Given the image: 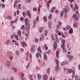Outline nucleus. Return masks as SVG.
<instances>
[{
    "mask_svg": "<svg viewBox=\"0 0 80 80\" xmlns=\"http://www.w3.org/2000/svg\"><path fill=\"white\" fill-rule=\"evenodd\" d=\"M63 11L65 13L64 15V18H67V13L68 12H69L70 10V9L69 8H68V7L67 6H65V8H63Z\"/></svg>",
    "mask_w": 80,
    "mask_h": 80,
    "instance_id": "obj_1",
    "label": "nucleus"
},
{
    "mask_svg": "<svg viewBox=\"0 0 80 80\" xmlns=\"http://www.w3.org/2000/svg\"><path fill=\"white\" fill-rule=\"evenodd\" d=\"M66 70H68V74H70V73H71L72 72V78H73L75 77V70H73L72 71V69H66Z\"/></svg>",
    "mask_w": 80,
    "mask_h": 80,
    "instance_id": "obj_2",
    "label": "nucleus"
},
{
    "mask_svg": "<svg viewBox=\"0 0 80 80\" xmlns=\"http://www.w3.org/2000/svg\"><path fill=\"white\" fill-rule=\"evenodd\" d=\"M56 62L57 66L55 67L56 69L55 70L56 72H58V71H59L60 70V68H59V61L58 59L56 60Z\"/></svg>",
    "mask_w": 80,
    "mask_h": 80,
    "instance_id": "obj_3",
    "label": "nucleus"
},
{
    "mask_svg": "<svg viewBox=\"0 0 80 80\" xmlns=\"http://www.w3.org/2000/svg\"><path fill=\"white\" fill-rule=\"evenodd\" d=\"M57 43H59V40L58 39L56 40V41H55L53 44V49L54 50H55L57 48Z\"/></svg>",
    "mask_w": 80,
    "mask_h": 80,
    "instance_id": "obj_4",
    "label": "nucleus"
},
{
    "mask_svg": "<svg viewBox=\"0 0 80 80\" xmlns=\"http://www.w3.org/2000/svg\"><path fill=\"white\" fill-rule=\"evenodd\" d=\"M26 27V32L28 33H30V23H28V24L27 25Z\"/></svg>",
    "mask_w": 80,
    "mask_h": 80,
    "instance_id": "obj_5",
    "label": "nucleus"
},
{
    "mask_svg": "<svg viewBox=\"0 0 80 80\" xmlns=\"http://www.w3.org/2000/svg\"><path fill=\"white\" fill-rule=\"evenodd\" d=\"M62 24V23L61 21H59L58 23V25L56 26V28L58 30H60V26Z\"/></svg>",
    "mask_w": 80,
    "mask_h": 80,
    "instance_id": "obj_6",
    "label": "nucleus"
},
{
    "mask_svg": "<svg viewBox=\"0 0 80 80\" xmlns=\"http://www.w3.org/2000/svg\"><path fill=\"white\" fill-rule=\"evenodd\" d=\"M21 45H22V47H24V48H25V45L26 46V47H27V44H26V42H25V41H23V42H21Z\"/></svg>",
    "mask_w": 80,
    "mask_h": 80,
    "instance_id": "obj_7",
    "label": "nucleus"
},
{
    "mask_svg": "<svg viewBox=\"0 0 80 80\" xmlns=\"http://www.w3.org/2000/svg\"><path fill=\"white\" fill-rule=\"evenodd\" d=\"M62 44L61 45V46L62 48H63V47L65 46V40L64 39L62 40Z\"/></svg>",
    "mask_w": 80,
    "mask_h": 80,
    "instance_id": "obj_8",
    "label": "nucleus"
},
{
    "mask_svg": "<svg viewBox=\"0 0 80 80\" xmlns=\"http://www.w3.org/2000/svg\"><path fill=\"white\" fill-rule=\"evenodd\" d=\"M68 62L67 61H64L62 62L61 65H68Z\"/></svg>",
    "mask_w": 80,
    "mask_h": 80,
    "instance_id": "obj_9",
    "label": "nucleus"
},
{
    "mask_svg": "<svg viewBox=\"0 0 80 80\" xmlns=\"http://www.w3.org/2000/svg\"><path fill=\"white\" fill-rule=\"evenodd\" d=\"M10 62L9 61H8L6 62V66L8 67H9L10 66Z\"/></svg>",
    "mask_w": 80,
    "mask_h": 80,
    "instance_id": "obj_10",
    "label": "nucleus"
},
{
    "mask_svg": "<svg viewBox=\"0 0 80 80\" xmlns=\"http://www.w3.org/2000/svg\"><path fill=\"white\" fill-rule=\"evenodd\" d=\"M39 56L40 58H42V55H41V54L39 53L38 52H37L36 54V57L38 58Z\"/></svg>",
    "mask_w": 80,
    "mask_h": 80,
    "instance_id": "obj_11",
    "label": "nucleus"
},
{
    "mask_svg": "<svg viewBox=\"0 0 80 80\" xmlns=\"http://www.w3.org/2000/svg\"><path fill=\"white\" fill-rule=\"evenodd\" d=\"M28 19L27 18H26L25 19V27H27V25L28 24Z\"/></svg>",
    "mask_w": 80,
    "mask_h": 80,
    "instance_id": "obj_12",
    "label": "nucleus"
},
{
    "mask_svg": "<svg viewBox=\"0 0 80 80\" xmlns=\"http://www.w3.org/2000/svg\"><path fill=\"white\" fill-rule=\"evenodd\" d=\"M27 14L28 15V16L29 17V18H31V14H30V11L29 10L27 11Z\"/></svg>",
    "mask_w": 80,
    "mask_h": 80,
    "instance_id": "obj_13",
    "label": "nucleus"
},
{
    "mask_svg": "<svg viewBox=\"0 0 80 80\" xmlns=\"http://www.w3.org/2000/svg\"><path fill=\"white\" fill-rule=\"evenodd\" d=\"M52 23L50 21H49L48 23V27L49 28H52V27H51Z\"/></svg>",
    "mask_w": 80,
    "mask_h": 80,
    "instance_id": "obj_14",
    "label": "nucleus"
},
{
    "mask_svg": "<svg viewBox=\"0 0 80 80\" xmlns=\"http://www.w3.org/2000/svg\"><path fill=\"white\" fill-rule=\"evenodd\" d=\"M55 8H56V7H53L52 8V9H51L50 10V12H51V13H53L54 12V10H55Z\"/></svg>",
    "mask_w": 80,
    "mask_h": 80,
    "instance_id": "obj_15",
    "label": "nucleus"
},
{
    "mask_svg": "<svg viewBox=\"0 0 80 80\" xmlns=\"http://www.w3.org/2000/svg\"><path fill=\"white\" fill-rule=\"evenodd\" d=\"M44 78L43 80H48V75L47 74H45L44 76Z\"/></svg>",
    "mask_w": 80,
    "mask_h": 80,
    "instance_id": "obj_16",
    "label": "nucleus"
},
{
    "mask_svg": "<svg viewBox=\"0 0 80 80\" xmlns=\"http://www.w3.org/2000/svg\"><path fill=\"white\" fill-rule=\"evenodd\" d=\"M69 33L70 34H72L73 33V29L72 28H71L70 29L69 31Z\"/></svg>",
    "mask_w": 80,
    "mask_h": 80,
    "instance_id": "obj_17",
    "label": "nucleus"
},
{
    "mask_svg": "<svg viewBox=\"0 0 80 80\" xmlns=\"http://www.w3.org/2000/svg\"><path fill=\"white\" fill-rule=\"evenodd\" d=\"M62 48V49L63 52L64 53H67V49L66 48H65V46L63 47V48Z\"/></svg>",
    "mask_w": 80,
    "mask_h": 80,
    "instance_id": "obj_18",
    "label": "nucleus"
},
{
    "mask_svg": "<svg viewBox=\"0 0 80 80\" xmlns=\"http://www.w3.org/2000/svg\"><path fill=\"white\" fill-rule=\"evenodd\" d=\"M30 51L31 52L34 53V52H35V49L33 48H31L30 49Z\"/></svg>",
    "mask_w": 80,
    "mask_h": 80,
    "instance_id": "obj_19",
    "label": "nucleus"
},
{
    "mask_svg": "<svg viewBox=\"0 0 80 80\" xmlns=\"http://www.w3.org/2000/svg\"><path fill=\"white\" fill-rule=\"evenodd\" d=\"M44 56V59L45 60H47V55H46V54L44 53L43 54Z\"/></svg>",
    "mask_w": 80,
    "mask_h": 80,
    "instance_id": "obj_20",
    "label": "nucleus"
},
{
    "mask_svg": "<svg viewBox=\"0 0 80 80\" xmlns=\"http://www.w3.org/2000/svg\"><path fill=\"white\" fill-rule=\"evenodd\" d=\"M37 77H38V80H40V79L41 78L42 76L39 74H37Z\"/></svg>",
    "mask_w": 80,
    "mask_h": 80,
    "instance_id": "obj_21",
    "label": "nucleus"
},
{
    "mask_svg": "<svg viewBox=\"0 0 80 80\" xmlns=\"http://www.w3.org/2000/svg\"><path fill=\"white\" fill-rule=\"evenodd\" d=\"M45 32L44 33V35L45 37H46L47 35V33H48V31L47 30H46L45 31Z\"/></svg>",
    "mask_w": 80,
    "mask_h": 80,
    "instance_id": "obj_22",
    "label": "nucleus"
},
{
    "mask_svg": "<svg viewBox=\"0 0 80 80\" xmlns=\"http://www.w3.org/2000/svg\"><path fill=\"white\" fill-rule=\"evenodd\" d=\"M38 51V52H40V53H42V51L41 50V48H40V47H39L37 49Z\"/></svg>",
    "mask_w": 80,
    "mask_h": 80,
    "instance_id": "obj_23",
    "label": "nucleus"
},
{
    "mask_svg": "<svg viewBox=\"0 0 80 80\" xmlns=\"http://www.w3.org/2000/svg\"><path fill=\"white\" fill-rule=\"evenodd\" d=\"M43 20L44 22H47V17H44L43 18Z\"/></svg>",
    "mask_w": 80,
    "mask_h": 80,
    "instance_id": "obj_24",
    "label": "nucleus"
},
{
    "mask_svg": "<svg viewBox=\"0 0 80 80\" xmlns=\"http://www.w3.org/2000/svg\"><path fill=\"white\" fill-rule=\"evenodd\" d=\"M68 58L70 60H72V59H73V56H72L71 55H68Z\"/></svg>",
    "mask_w": 80,
    "mask_h": 80,
    "instance_id": "obj_25",
    "label": "nucleus"
},
{
    "mask_svg": "<svg viewBox=\"0 0 80 80\" xmlns=\"http://www.w3.org/2000/svg\"><path fill=\"white\" fill-rule=\"evenodd\" d=\"M50 68H48L47 70V72L48 75H50Z\"/></svg>",
    "mask_w": 80,
    "mask_h": 80,
    "instance_id": "obj_26",
    "label": "nucleus"
},
{
    "mask_svg": "<svg viewBox=\"0 0 80 80\" xmlns=\"http://www.w3.org/2000/svg\"><path fill=\"white\" fill-rule=\"evenodd\" d=\"M52 14H51L48 17V18L49 20H51L52 19Z\"/></svg>",
    "mask_w": 80,
    "mask_h": 80,
    "instance_id": "obj_27",
    "label": "nucleus"
},
{
    "mask_svg": "<svg viewBox=\"0 0 80 80\" xmlns=\"http://www.w3.org/2000/svg\"><path fill=\"white\" fill-rule=\"evenodd\" d=\"M18 35H19V37H21V31H19L18 32Z\"/></svg>",
    "mask_w": 80,
    "mask_h": 80,
    "instance_id": "obj_28",
    "label": "nucleus"
},
{
    "mask_svg": "<svg viewBox=\"0 0 80 80\" xmlns=\"http://www.w3.org/2000/svg\"><path fill=\"white\" fill-rule=\"evenodd\" d=\"M54 37L55 38H56L55 40H58V36L57 35V34H55L54 35Z\"/></svg>",
    "mask_w": 80,
    "mask_h": 80,
    "instance_id": "obj_29",
    "label": "nucleus"
},
{
    "mask_svg": "<svg viewBox=\"0 0 80 80\" xmlns=\"http://www.w3.org/2000/svg\"><path fill=\"white\" fill-rule=\"evenodd\" d=\"M63 16V12L61 11L60 12V17H62Z\"/></svg>",
    "mask_w": 80,
    "mask_h": 80,
    "instance_id": "obj_30",
    "label": "nucleus"
},
{
    "mask_svg": "<svg viewBox=\"0 0 80 80\" xmlns=\"http://www.w3.org/2000/svg\"><path fill=\"white\" fill-rule=\"evenodd\" d=\"M58 53H59V51H57L56 55L57 58H58Z\"/></svg>",
    "mask_w": 80,
    "mask_h": 80,
    "instance_id": "obj_31",
    "label": "nucleus"
},
{
    "mask_svg": "<svg viewBox=\"0 0 80 80\" xmlns=\"http://www.w3.org/2000/svg\"><path fill=\"white\" fill-rule=\"evenodd\" d=\"M73 27L74 28H77V24H76V23H74L73 24Z\"/></svg>",
    "mask_w": 80,
    "mask_h": 80,
    "instance_id": "obj_32",
    "label": "nucleus"
},
{
    "mask_svg": "<svg viewBox=\"0 0 80 80\" xmlns=\"http://www.w3.org/2000/svg\"><path fill=\"white\" fill-rule=\"evenodd\" d=\"M34 42L35 43H38V39H37V38H35Z\"/></svg>",
    "mask_w": 80,
    "mask_h": 80,
    "instance_id": "obj_33",
    "label": "nucleus"
},
{
    "mask_svg": "<svg viewBox=\"0 0 80 80\" xmlns=\"http://www.w3.org/2000/svg\"><path fill=\"white\" fill-rule=\"evenodd\" d=\"M36 22H38L39 20V17L38 16H37L36 19Z\"/></svg>",
    "mask_w": 80,
    "mask_h": 80,
    "instance_id": "obj_34",
    "label": "nucleus"
},
{
    "mask_svg": "<svg viewBox=\"0 0 80 80\" xmlns=\"http://www.w3.org/2000/svg\"><path fill=\"white\" fill-rule=\"evenodd\" d=\"M20 50L21 53H22L23 52V51L24 50V49L22 48H20Z\"/></svg>",
    "mask_w": 80,
    "mask_h": 80,
    "instance_id": "obj_35",
    "label": "nucleus"
},
{
    "mask_svg": "<svg viewBox=\"0 0 80 80\" xmlns=\"http://www.w3.org/2000/svg\"><path fill=\"white\" fill-rule=\"evenodd\" d=\"M20 3V1H18L17 0H16L15 2H14V3Z\"/></svg>",
    "mask_w": 80,
    "mask_h": 80,
    "instance_id": "obj_36",
    "label": "nucleus"
},
{
    "mask_svg": "<svg viewBox=\"0 0 80 80\" xmlns=\"http://www.w3.org/2000/svg\"><path fill=\"white\" fill-rule=\"evenodd\" d=\"M18 20V19H16V20H15V21H12V22H11V23H13H13H16V22H17Z\"/></svg>",
    "mask_w": 80,
    "mask_h": 80,
    "instance_id": "obj_37",
    "label": "nucleus"
},
{
    "mask_svg": "<svg viewBox=\"0 0 80 80\" xmlns=\"http://www.w3.org/2000/svg\"><path fill=\"white\" fill-rule=\"evenodd\" d=\"M28 77L29 78H30V79H32V75H29Z\"/></svg>",
    "mask_w": 80,
    "mask_h": 80,
    "instance_id": "obj_38",
    "label": "nucleus"
},
{
    "mask_svg": "<svg viewBox=\"0 0 80 80\" xmlns=\"http://www.w3.org/2000/svg\"><path fill=\"white\" fill-rule=\"evenodd\" d=\"M17 6H18V4H17L14 3V8H15Z\"/></svg>",
    "mask_w": 80,
    "mask_h": 80,
    "instance_id": "obj_39",
    "label": "nucleus"
},
{
    "mask_svg": "<svg viewBox=\"0 0 80 80\" xmlns=\"http://www.w3.org/2000/svg\"><path fill=\"white\" fill-rule=\"evenodd\" d=\"M36 69L37 70H40V68L38 66H37L36 68Z\"/></svg>",
    "mask_w": 80,
    "mask_h": 80,
    "instance_id": "obj_40",
    "label": "nucleus"
},
{
    "mask_svg": "<svg viewBox=\"0 0 80 80\" xmlns=\"http://www.w3.org/2000/svg\"><path fill=\"white\" fill-rule=\"evenodd\" d=\"M12 69H13V70H14V71L16 72H17V69H16V68H12Z\"/></svg>",
    "mask_w": 80,
    "mask_h": 80,
    "instance_id": "obj_41",
    "label": "nucleus"
},
{
    "mask_svg": "<svg viewBox=\"0 0 80 80\" xmlns=\"http://www.w3.org/2000/svg\"><path fill=\"white\" fill-rule=\"evenodd\" d=\"M66 29L68 30H69V29H70V26L68 25L66 27Z\"/></svg>",
    "mask_w": 80,
    "mask_h": 80,
    "instance_id": "obj_42",
    "label": "nucleus"
},
{
    "mask_svg": "<svg viewBox=\"0 0 80 80\" xmlns=\"http://www.w3.org/2000/svg\"><path fill=\"white\" fill-rule=\"evenodd\" d=\"M73 18H75L77 17H78L77 16V15L76 14H74L73 15Z\"/></svg>",
    "mask_w": 80,
    "mask_h": 80,
    "instance_id": "obj_43",
    "label": "nucleus"
},
{
    "mask_svg": "<svg viewBox=\"0 0 80 80\" xmlns=\"http://www.w3.org/2000/svg\"><path fill=\"white\" fill-rule=\"evenodd\" d=\"M47 53L48 54H50V53H51V50H48V51L47 52Z\"/></svg>",
    "mask_w": 80,
    "mask_h": 80,
    "instance_id": "obj_44",
    "label": "nucleus"
},
{
    "mask_svg": "<svg viewBox=\"0 0 80 80\" xmlns=\"http://www.w3.org/2000/svg\"><path fill=\"white\" fill-rule=\"evenodd\" d=\"M16 54L17 55H19V53H20V51H16Z\"/></svg>",
    "mask_w": 80,
    "mask_h": 80,
    "instance_id": "obj_45",
    "label": "nucleus"
},
{
    "mask_svg": "<svg viewBox=\"0 0 80 80\" xmlns=\"http://www.w3.org/2000/svg\"><path fill=\"white\" fill-rule=\"evenodd\" d=\"M14 37H15V36L14 35H13L11 36L10 38L11 39H13V38Z\"/></svg>",
    "mask_w": 80,
    "mask_h": 80,
    "instance_id": "obj_46",
    "label": "nucleus"
},
{
    "mask_svg": "<svg viewBox=\"0 0 80 80\" xmlns=\"http://www.w3.org/2000/svg\"><path fill=\"white\" fill-rule=\"evenodd\" d=\"M37 10V9L36 8H33V10L34 11V12H36V11Z\"/></svg>",
    "mask_w": 80,
    "mask_h": 80,
    "instance_id": "obj_47",
    "label": "nucleus"
},
{
    "mask_svg": "<svg viewBox=\"0 0 80 80\" xmlns=\"http://www.w3.org/2000/svg\"><path fill=\"white\" fill-rule=\"evenodd\" d=\"M51 37L52 38V40H53V41H54L55 40L54 39H53V34H51Z\"/></svg>",
    "mask_w": 80,
    "mask_h": 80,
    "instance_id": "obj_48",
    "label": "nucleus"
},
{
    "mask_svg": "<svg viewBox=\"0 0 80 80\" xmlns=\"http://www.w3.org/2000/svg\"><path fill=\"white\" fill-rule=\"evenodd\" d=\"M25 27V26L24 25H22L21 28V30H22L23 28H24V27Z\"/></svg>",
    "mask_w": 80,
    "mask_h": 80,
    "instance_id": "obj_49",
    "label": "nucleus"
},
{
    "mask_svg": "<svg viewBox=\"0 0 80 80\" xmlns=\"http://www.w3.org/2000/svg\"><path fill=\"white\" fill-rule=\"evenodd\" d=\"M78 20H79V19L78 18V17H76L75 18V20H76V21H78Z\"/></svg>",
    "mask_w": 80,
    "mask_h": 80,
    "instance_id": "obj_50",
    "label": "nucleus"
},
{
    "mask_svg": "<svg viewBox=\"0 0 80 80\" xmlns=\"http://www.w3.org/2000/svg\"><path fill=\"white\" fill-rule=\"evenodd\" d=\"M29 54H30V53H29V52H27V53H26V55H27L26 57H28V56H29Z\"/></svg>",
    "mask_w": 80,
    "mask_h": 80,
    "instance_id": "obj_51",
    "label": "nucleus"
},
{
    "mask_svg": "<svg viewBox=\"0 0 80 80\" xmlns=\"http://www.w3.org/2000/svg\"><path fill=\"white\" fill-rule=\"evenodd\" d=\"M10 40H7L6 41V43L7 44H8V43H10Z\"/></svg>",
    "mask_w": 80,
    "mask_h": 80,
    "instance_id": "obj_52",
    "label": "nucleus"
},
{
    "mask_svg": "<svg viewBox=\"0 0 80 80\" xmlns=\"http://www.w3.org/2000/svg\"><path fill=\"white\" fill-rule=\"evenodd\" d=\"M20 20H21V21H23V20H24V18H23V17H22L20 18Z\"/></svg>",
    "mask_w": 80,
    "mask_h": 80,
    "instance_id": "obj_53",
    "label": "nucleus"
},
{
    "mask_svg": "<svg viewBox=\"0 0 80 80\" xmlns=\"http://www.w3.org/2000/svg\"><path fill=\"white\" fill-rule=\"evenodd\" d=\"M70 7L72 8H73V5L72 4H71Z\"/></svg>",
    "mask_w": 80,
    "mask_h": 80,
    "instance_id": "obj_54",
    "label": "nucleus"
},
{
    "mask_svg": "<svg viewBox=\"0 0 80 80\" xmlns=\"http://www.w3.org/2000/svg\"><path fill=\"white\" fill-rule=\"evenodd\" d=\"M69 2H71L70 3H72V2H74L75 1V0H70L69 1H68Z\"/></svg>",
    "mask_w": 80,
    "mask_h": 80,
    "instance_id": "obj_55",
    "label": "nucleus"
},
{
    "mask_svg": "<svg viewBox=\"0 0 80 80\" xmlns=\"http://www.w3.org/2000/svg\"><path fill=\"white\" fill-rule=\"evenodd\" d=\"M76 80H80V79L79 78H78L77 76H76Z\"/></svg>",
    "mask_w": 80,
    "mask_h": 80,
    "instance_id": "obj_56",
    "label": "nucleus"
},
{
    "mask_svg": "<svg viewBox=\"0 0 80 80\" xmlns=\"http://www.w3.org/2000/svg\"><path fill=\"white\" fill-rule=\"evenodd\" d=\"M19 13H20V11L19 10H18L17 11V14L18 15V14H19Z\"/></svg>",
    "mask_w": 80,
    "mask_h": 80,
    "instance_id": "obj_57",
    "label": "nucleus"
},
{
    "mask_svg": "<svg viewBox=\"0 0 80 80\" xmlns=\"http://www.w3.org/2000/svg\"><path fill=\"white\" fill-rule=\"evenodd\" d=\"M33 22L34 24H36L37 23V22H36V21H35V20H34L33 21Z\"/></svg>",
    "mask_w": 80,
    "mask_h": 80,
    "instance_id": "obj_58",
    "label": "nucleus"
},
{
    "mask_svg": "<svg viewBox=\"0 0 80 80\" xmlns=\"http://www.w3.org/2000/svg\"><path fill=\"white\" fill-rule=\"evenodd\" d=\"M49 3V2H47V7H48H48H49V3Z\"/></svg>",
    "mask_w": 80,
    "mask_h": 80,
    "instance_id": "obj_59",
    "label": "nucleus"
},
{
    "mask_svg": "<svg viewBox=\"0 0 80 80\" xmlns=\"http://www.w3.org/2000/svg\"><path fill=\"white\" fill-rule=\"evenodd\" d=\"M8 19L10 20H12V17H11L10 16L8 17Z\"/></svg>",
    "mask_w": 80,
    "mask_h": 80,
    "instance_id": "obj_60",
    "label": "nucleus"
},
{
    "mask_svg": "<svg viewBox=\"0 0 80 80\" xmlns=\"http://www.w3.org/2000/svg\"><path fill=\"white\" fill-rule=\"evenodd\" d=\"M27 1L28 3H30L32 2V0H27Z\"/></svg>",
    "mask_w": 80,
    "mask_h": 80,
    "instance_id": "obj_61",
    "label": "nucleus"
},
{
    "mask_svg": "<svg viewBox=\"0 0 80 80\" xmlns=\"http://www.w3.org/2000/svg\"><path fill=\"white\" fill-rule=\"evenodd\" d=\"M28 57L26 56V61H28Z\"/></svg>",
    "mask_w": 80,
    "mask_h": 80,
    "instance_id": "obj_62",
    "label": "nucleus"
},
{
    "mask_svg": "<svg viewBox=\"0 0 80 80\" xmlns=\"http://www.w3.org/2000/svg\"><path fill=\"white\" fill-rule=\"evenodd\" d=\"M24 77V76H21V79L22 80H23V78Z\"/></svg>",
    "mask_w": 80,
    "mask_h": 80,
    "instance_id": "obj_63",
    "label": "nucleus"
},
{
    "mask_svg": "<svg viewBox=\"0 0 80 80\" xmlns=\"http://www.w3.org/2000/svg\"><path fill=\"white\" fill-rule=\"evenodd\" d=\"M11 80H14L13 77H12L10 78Z\"/></svg>",
    "mask_w": 80,
    "mask_h": 80,
    "instance_id": "obj_64",
    "label": "nucleus"
}]
</instances>
